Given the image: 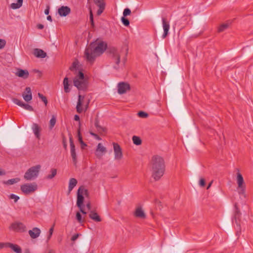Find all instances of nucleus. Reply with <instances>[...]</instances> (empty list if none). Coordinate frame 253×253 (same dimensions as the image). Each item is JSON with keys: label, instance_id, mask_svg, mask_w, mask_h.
I'll list each match as a JSON object with an SVG mask.
<instances>
[{"label": "nucleus", "instance_id": "nucleus-24", "mask_svg": "<svg viewBox=\"0 0 253 253\" xmlns=\"http://www.w3.org/2000/svg\"><path fill=\"white\" fill-rule=\"evenodd\" d=\"M135 215L136 217H140L141 218H145L146 217V215L142 210L141 208L138 207L137 208L135 211Z\"/></svg>", "mask_w": 253, "mask_h": 253}, {"label": "nucleus", "instance_id": "nucleus-30", "mask_svg": "<svg viewBox=\"0 0 253 253\" xmlns=\"http://www.w3.org/2000/svg\"><path fill=\"white\" fill-rule=\"evenodd\" d=\"M19 181L20 179L19 178H15L9 179L6 181H4L3 183L7 185H12L14 183H17Z\"/></svg>", "mask_w": 253, "mask_h": 253}, {"label": "nucleus", "instance_id": "nucleus-15", "mask_svg": "<svg viewBox=\"0 0 253 253\" xmlns=\"http://www.w3.org/2000/svg\"><path fill=\"white\" fill-rule=\"evenodd\" d=\"M25 92L27 94H25V92L23 93L22 94V96L25 101L29 102L32 99V94L31 88L30 87H26L25 88Z\"/></svg>", "mask_w": 253, "mask_h": 253}, {"label": "nucleus", "instance_id": "nucleus-45", "mask_svg": "<svg viewBox=\"0 0 253 253\" xmlns=\"http://www.w3.org/2000/svg\"><path fill=\"white\" fill-rule=\"evenodd\" d=\"M199 185L202 187H204L206 185V180L204 178H201L199 180Z\"/></svg>", "mask_w": 253, "mask_h": 253}, {"label": "nucleus", "instance_id": "nucleus-7", "mask_svg": "<svg viewBox=\"0 0 253 253\" xmlns=\"http://www.w3.org/2000/svg\"><path fill=\"white\" fill-rule=\"evenodd\" d=\"M38 189V185L35 183H26L23 184L20 187V189L25 194H29L34 192Z\"/></svg>", "mask_w": 253, "mask_h": 253}, {"label": "nucleus", "instance_id": "nucleus-64", "mask_svg": "<svg viewBox=\"0 0 253 253\" xmlns=\"http://www.w3.org/2000/svg\"><path fill=\"white\" fill-rule=\"evenodd\" d=\"M24 253H31L29 249H26L24 251Z\"/></svg>", "mask_w": 253, "mask_h": 253}, {"label": "nucleus", "instance_id": "nucleus-63", "mask_svg": "<svg viewBox=\"0 0 253 253\" xmlns=\"http://www.w3.org/2000/svg\"><path fill=\"white\" fill-rule=\"evenodd\" d=\"M47 20L51 22L52 21L51 16L50 15L47 16Z\"/></svg>", "mask_w": 253, "mask_h": 253}, {"label": "nucleus", "instance_id": "nucleus-55", "mask_svg": "<svg viewBox=\"0 0 253 253\" xmlns=\"http://www.w3.org/2000/svg\"><path fill=\"white\" fill-rule=\"evenodd\" d=\"M49 13V7L47 6V8L44 10V13L45 15H48Z\"/></svg>", "mask_w": 253, "mask_h": 253}, {"label": "nucleus", "instance_id": "nucleus-26", "mask_svg": "<svg viewBox=\"0 0 253 253\" xmlns=\"http://www.w3.org/2000/svg\"><path fill=\"white\" fill-rule=\"evenodd\" d=\"M237 180L238 187H242V186H245V185L244 184V181L243 177L242 174L239 172L237 173Z\"/></svg>", "mask_w": 253, "mask_h": 253}, {"label": "nucleus", "instance_id": "nucleus-27", "mask_svg": "<svg viewBox=\"0 0 253 253\" xmlns=\"http://www.w3.org/2000/svg\"><path fill=\"white\" fill-rule=\"evenodd\" d=\"M23 1V0H17V3H12L11 4V7L14 9L19 8L22 5Z\"/></svg>", "mask_w": 253, "mask_h": 253}, {"label": "nucleus", "instance_id": "nucleus-49", "mask_svg": "<svg viewBox=\"0 0 253 253\" xmlns=\"http://www.w3.org/2000/svg\"><path fill=\"white\" fill-rule=\"evenodd\" d=\"M77 63H76L75 62H74L72 64V65L70 67V70L71 71H73L74 69H76Z\"/></svg>", "mask_w": 253, "mask_h": 253}, {"label": "nucleus", "instance_id": "nucleus-14", "mask_svg": "<svg viewBox=\"0 0 253 253\" xmlns=\"http://www.w3.org/2000/svg\"><path fill=\"white\" fill-rule=\"evenodd\" d=\"M58 12L60 16L65 17L71 12V9L67 6H62L58 9Z\"/></svg>", "mask_w": 253, "mask_h": 253}, {"label": "nucleus", "instance_id": "nucleus-23", "mask_svg": "<svg viewBox=\"0 0 253 253\" xmlns=\"http://www.w3.org/2000/svg\"><path fill=\"white\" fill-rule=\"evenodd\" d=\"M78 181L76 179L71 178L69 180V187H68V194H70L73 188L76 186Z\"/></svg>", "mask_w": 253, "mask_h": 253}, {"label": "nucleus", "instance_id": "nucleus-31", "mask_svg": "<svg viewBox=\"0 0 253 253\" xmlns=\"http://www.w3.org/2000/svg\"><path fill=\"white\" fill-rule=\"evenodd\" d=\"M51 174L46 176V178L47 179H52L57 173V170L55 169H51L50 170Z\"/></svg>", "mask_w": 253, "mask_h": 253}, {"label": "nucleus", "instance_id": "nucleus-12", "mask_svg": "<svg viewBox=\"0 0 253 253\" xmlns=\"http://www.w3.org/2000/svg\"><path fill=\"white\" fill-rule=\"evenodd\" d=\"M118 92L120 94H123L130 89V85L128 83L122 82L118 84Z\"/></svg>", "mask_w": 253, "mask_h": 253}, {"label": "nucleus", "instance_id": "nucleus-41", "mask_svg": "<svg viewBox=\"0 0 253 253\" xmlns=\"http://www.w3.org/2000/svg\"><path fill=\"white\" fill-rule=\"evenodd\" d=\"M105 7H104V4H101L99 5V9L97 11V15L98 16L101 15L105 9Z\"/></svg>", "mask_w": 253, "mask_h": 253}, {"label": "nucleus", "instance_id": "nucleus-8", "mask_svg": "<svg viewBox=\"0 0 253 253\" xmlns=\"http://www.w3.org/2000/svg\"><path fill=\"white\" fill-rule=\"evenodd\" d=\"M69 142L70 145L71 156L74 165L76 166L78 162L77 156L76 151L75 145L74 144V141L71 135L69 137Z\"/></svg>", "mask_w": 253, "mask_h": 253}, {"label": "nucleus", "instance_id": "nucleus-20", "mask_svg": "<svg viewBox=\"0 0 253 253\" xmlns=\"http://www.w3.org/2000/svg\"><path fill=\"white\" fill-rule=\"evenodd\" d=\"M88 216L90 219L95 222H100L102 220L98 214L94 211H91Z\"/></svg>", "mask_w": 253, "mask_h": 253}, {"label": "nucleus", "instance_id": "nucleus-4", "mask_svg": "<svg viewBox=\"0 0 253 253\" xmlns=\"http://www.w3.org/2000/svg\"><path fill=\"white\" fill-rule=\"evenodd\" d=\"M84 195L85 196H88V190L85 189L84 186H81L77 191V206L80 209V211L83 214H86V212L85 211L84 209Z\"/></svg>", "mask_w": 253, "mask_h": 253}, {"label": "nucleus", "instance_id": "nucleus-60", "mask_svg": "<svg viewBox=\"0 0 253 253\" xmlns=\"http://www.w3.org/2000/svg\"><path fill=\"white\" fill-rule=\"evenodd\" d=\"M5 174V172L4 170H2L0 169V175H4Z\"/></svg>", "mask_w": 253, "mask_h": 253}, {"label": "nucleus", "instance_id": "nucleus-62", "mask_svg": "<svg viewBox=\"0 0 253 253\" xmlns=\"http://www.w3.org/2000/svg\"><path fill=\"white\" fill-rule=\"evenodd\" d=\"M86 206L87 207V208L88 209V210H90L91 209V204L90 203H88L86 205Z\"/></svg>", "mask_w": 253, "mask_h": 253}, {"label": "nucleus", "instance_id": "nucleus-32", "mask_svg": "<svg viewBox=\"0 0 253 253\" xmlns=\"http://www.w3.org/2000/svg\"><path fill=\"white\" fill-rule=\"evenodd\" d=\"M89 21L91 24V26L92 28H94L95 27V24L93 20V15L91 8H89Z\"/></svg>", "mask_w": 253, "mask_h": 253}, {"label": "nucleus", "instance_id": "nucleus-28", "mask_svg": "<svg viewBox=\"0 0 253 253\" xmlns=\"http://www.w3.org/2000/svg\"><path fill=\"white\" fill-rule=\"evenodd\" d=\"M230 24L228 23H223L220 25L218 29V32H222L226 30L229 26Z\"/></svg>", "mask_w": 253, "mask_h": 253}, {"label": "nucleus", "instance_id": "nucleus-2", "mask_svg": "<svg viewBox=\"0 0 253 253\" xmlns=\"http://www.w3.org/2000/svg\"><path fill=\"white\" fill-rule=\"evenodd\" d=\"M151 164L152 176L155 181L159 180L165 171L164 160L160 156L155 155L152 158Z\"/></svg>", "mask_w": 253, "mask_h": 253}, {"label": "nucleus", "instance_id": "nucleus-5", "mask_svg": "<svg viewBox=\"0 0 253 253\" xmlns=\"http://www.w3.org/2000/svg\"><path fill=\"white\" fill-rule=\"evenodd\" d=\"M41 166L37 165L29 168L25 173L24 177L27 180H31L36 179L39 175Z\"/></svg>", "mask_w": 253, "mask_h": 253}, {"label": "nucleus", "instance_id": "nucleus-18", "mask_svg": "<svg viewBox=\"0 0 253 253\" xmlns=\"http://www.w3.org/2000/svg\"><path fill=\"white\" fill-rule=\"evenodd\" d=\"M33 54L36 57L38 58H43L46 56V53L43 50L39 48L34 49Z\"/></svg>", "mask_w": 253, "mask_h": 253}, {"label": "nucleus", "instance_id": "nucleus-38", "mask_svg": "<svg viewBox=\"0 0 253 253\" xmlns=\"http://www.w3.org/2000/svg\"><path fill=\"white\" fill-rule=\"evenodd\" d=\"M239 190L238 193L240 195H243L244 197H246L245 194V190H246V186H242V187H238Z\"/></svg>", "mask_w": 253, "mask_h": 253}, {"label": "nucleus", "instance_id": "nucleus-11", "mask_svg": "<svg viewBox=\"0 0 253 253\" xmlns=\"http://www.w3.org/2000/svg\"><path fill=\"white\" fill-rule=\"evenodd\" d=\"M113 148L115 154V159L120 160L123 157V153L120 146L117 143H113Z\"/></svg>", "mask_w": 253, "mask_h": 253}, {"label": "nucleus", "instance_id": "nucleus-50", "mask_svg": "<svg viewBox=\"0 0 253 253\" xmlns=\"http://www.w3.org/2000/svg\"><path fill=\"white\" fill-rule=\"evenodd\" d=\"M9 244V242L7 243H0V249L3 248H8L7 244Z\"/></svg>", "mask_w": 253, "mask_h": 253}, {"label": "nucleus", "instance_id": "nucleus-43", "mask_svg": "<svg viewBox=\"0 0 253 253\" xmlns=\"http://www.w3.org/2000/svg\"><path fill=\"white\" fill-rule=\"evenodd\" d=\"M131 14V10L128 8H126L123 11V16L126 17Z\"/></svg>", "mask_w": 253, "mask_h": 253}, {"label": "nucleus", "instance_id": "nucleus-40", "mask_svg": "<svg viewBox=\"0 0 253 253\" xmlns=\"http://www.w3.org/2000/svg\"><path fill=\"white\" fill-rule=\"evenodd\" d=\"M97 151H99L102 153H104L106 151V148L105 147H104V146H103L101 143H99L97 145Z\"/></svg>", "mask_w": 253, "mask_h": 253}, {"label": "nucleus", "instance_id": "nucleus-57", "mask_svg": "<svg viewBox=\"0 0 253 253\" xmlns=\"http://www.w3.org/2000/svg\"><path fill=\"white\" fill-rule=\"evenodd\" d=\"M63 147L66 149L67 148V144H66V140H65V138H63Z\"/></svg>", "mask_w": 253, "mask_h": 253}, {"label": "nucleus", "instance_id": "nucleus-22", "mask_svg": "<svg viewBox=\"0 0 253 253\" xmlns=\"http://www.w3.org/2000/svg\"><path fill=\"white\" fill-rule=\"evenodd\" d=\"M8 248H10L13 252L16 253H22L21 247L16 244H14L11 243L7 244Z\"/></svg>", "mask_w": 253, "mask_h": 253}, {"label": "nucleus", "instance_id": "nucleus-39", "mask_svg": "<svg viewBox=\"0 0 253 253\" xmlns=\"http://www.w3.org/2000/svg\"><path fill=\"white\" fill-rule=\"evenodd\" d=\"M137 115L139 117L142 118H146L148 116V114L147 113L142 111L138 112L137 113Z\"/></svg>", "mask_w": 253, "mask_h": 253}, {"label": "nucleus", "instance_id": "nucleus-42", "mask_svg": "<svg viewBox=\"0 0 253 253\" xmlns=\"http://www.w3.org/2000/svg\"><path fill=\"white\" fill-rule=\"evenodd\" d=\"M94 3L99 7V5L104 4V7H105V3L103 0H93Z\"/></svg>", "mask_w": 253, "mask_h": 253}, {"label": "nucleus", "instance_id": "nucleus-10", "mask_svg": "<svg viewBox=\"0 0 253 253\" xmlns=\"http://www.w3.org/2000/svg\"><path fill=\"white\" fill-rule=\"evenodd\" d=\"M12 100L14 103L24 108L25 110L30 111H34V109L32 106L29 105L28 104L23 102L22 101L19 100L18 99L13 98H12Z\"/></svg>", "mask_w": 253, "mask_h": 253}, {"label": "nucleus", "instance_id": "nucleus-21", "mask_svg": "<svg viewBox=\"0 0 253 253\" xmlns=\"http://www.w3.org/2000/svg\"><path fill=\"white\" fill-rule=\"evenodd\" d=\"M79 98L77 102V105L76 107L77 111L79 113H81L83 112V108H82V103L84 98V96H82L81 95H79Z\"/></svg>", "mask_w": 253, "mask_h": 253}, {"label": "nucleus", "instance_id": "nucleus-17", "mask_svg": "<svg viewBox=\"0 0 253 253\" xmlns=\"http://www.w3.org/2000/svg\"><path fill=\"white\" fill-rule=\"evenodd\" d=\"M41 233V230L38 227H34L29 231V234L32 239L38 238Z\"/></svg>", "mask_w": 253, "mask_h": 253}, {"label": "nucleus", "instance_id": "nucleus-19", "mask_svg": "<svg viewBox=\"0 0 253 253\" xmlns=\"http://www.w3.org/2000/svg\"><path fill=\"white\" fill-rule=\"evenodd\" d=\"M32 128L36 138L40 139L41 135L40 132L41 131V127L37 124L34 123L32 125Z\"/></svg>", "mask_w": 253, "mask_h": 253}, {"label": "nucleus", "instance_id": "nucleus-1", "mask_svg": "<svg viewBox=\"0 0 253 253\" xmlns=\"http://www.w3.org/2000/svg\"><path fill=\"white\" fill-rule=\"evenodd\" d=\"M105 50L110 55L112 60L116 65L114 68H119L120 63V53L118 49L114 46H107V43L102 41H96L91 42L86 48L84 51V56L87 61L92 63L97 56L102 54Z\"/></svg>", "mask_w": 253, "mask_h": 253}, {"label": "nucleus", "instance_id": "nucleus-34", "mask_svg": "<svg viewBox=\"0 0 253 253\" xmlns=\"http://www.w3.org/2000/svg\"><path fill=\"white\" fill-rule=\"evenodd\" d=\"M76 218L77 221L80 223H82L84 222V219L82 218V215L80 212H77L76 213Z\"/></svg>", "mask_w": 253, "mask_h": 253}, {"label": "nucleus", "instance_id": "nucleus-48", "mask_svg": "<svg viewBox=\"0 0 253 253\" xmlns=\"http://www.w3.org/2000/svg\"><path fill=\"white\" fill-rule=\"evenodd\" d=\"M81 234H74L71 238V240L72 241H76L78 238V237H79V236H80Z\"/></svg>", "mask_w": 253, "mask_h": 253}, {"label": "nucleus", "instance_id": "nucleus-29", "mask_svg": "<svg viewBox=\"0 0 253 253\" xmlns=\"http://www.w3.org/2000/svg\"><path fill=\"white\" fill-rule=\"evenodd\" d=\"M133 143L136 145H140L142 143V140L138 136L134 135L132 138Z\"/></svg>", "mask_w": 253, "mask_h": 253}, {"label": "nucleus", "instance_id": "nucleus-54", "mask_svg": "<svg viewBox=\"0 0 253 253\" xmlns=\"http://www.w3.org/2000/svg\"><path fill=\"white\" fill-rule=\"evenodd\" d=\"M99 122L98 121V120H97V119L95 120V123H94V125H95V126L96 127V128H98L99 126Z\"/></svg>", "mask_w": 253, "mask_h": 253}, {"label": "nucleus", "instance_id": "nucleus-47", "mask_svg": "<svg viewBox=\"0 0 253 253\" xmlns=\"http://www.w3.org/2000/svg\"><path fill=\"white\" fill-rule=\"evenodd\" d=\"M97 129L99 133H102L103 132L106 131V128L102 127L100 126H99L98 128H97Z\"/></svg>", "mask_w": 253, "mask_h": 253}, {"label": "nucleus", "instance_id": "nucleus-52", "mask_svg": "<svg viewBox=\"0 0 253 253\" xmlns=\"http://www.w3.org/2000/svg\"><path fill=\"white\" fill-rule=\"evenodd\" d=\"M81 144V148L82 149H84V148L87 146V144L84 142L83 141H82L80 143Z\"/></svg>", "mask_w": 253, "mask_h": 253}, {"label": "nucleus", "instance_id": "nucleus-37", "mask_svg": "<svg viewBox=\"0 0 253 253\" xmlns=\"http://www.w3.org/2000/svg\"><path fill=\"white\" fill-rule=\"evenodd\" d=\"M39 97L44 102L45 106L47 104V99L46 97L41 93H38Z\"/></svg>", "mask_w": 253, "mask_h": 253}, {"label": "nucleus", "instance_id": "nucleus-6", "mask_svg": "<svg viewBox=\"0 0 253 253\" xmlns=\"http://www.w3.org/2000/svg\"><path fill=\"white\" fill-rule=\"evenodd\" d=\"M241 213L239 209L238 208L237 203L234 204V215L232 218V222L233 223H235L237 225V235H238L241 233V227H240V217Z\"/></svg>", "mask_w": 253, "mask_h": 253}, {"label": "nucleus", "instance_id": "nucleus-44", "mask_svg": "<svg viewBox=\"0 0 253 253\" xmlns=\"http://www.w3.org/2000/svg\"><path fill=\"white\" fill-rule=\"evenodd\" d=\"M6 45V41L0 39V49H3Z\"/></svg>", "mask_w": 253, "mask_h": 253}, {"label": "nucleus", "instance_id": "nucleus-16", "mask_svg": "<svg viewBox=\"0 0 253 253\" xmlns=\"http://www.w3.org/2000/svg\"><path fill=\"white\" fill-rule=\"evenodd\" d=\"M15 74L17 76L22 78L24 79H27L29 75L28 70L21 69H18Z\"/></svg>", "mask_w": 253, "mask_h": 253}, {"label": "nucleus", "instance_id": "nucleus-9", "mask_svg": "<svg viewBox=\"0 0 253 253\" xmlns=\"http://www.w3.org/2000/svg\"><path fill=\"white\" fill-rule=\"evenodd\" d=\"M9 229L18 232H24L26 230V227L23 223L16 221L11 224Z\"/></svg>", "mask_w": 253, "mask_h": 253}, {"label": "nucleus", "instance_id": "nucleus-53", "mask_svg": "<svg viewBox=\"0 0 253 253\" xmlns=\"http://www.w3.org/2000/svg\"><path fill=\"white\" fill-rule=\"evenodd\" d=\"M54 225L53 224L52 225V226L49 230L48 234H50V235H52V234L53 232V230H54Z\"/></svg>", "mask_w": 253, "mask_h": 253}, {"label": "nucleus", "instance_id": "nucleus-61", "mask_svg": "<svg viewBox=\"0 0 253 253\" xmlns=\"http://www.w3.org/2000/svg\"><path fill=\"white\" fill-rule=\"evenodd\" d=\"M126 55H127V53H126L125 57L124 58H123V62H124V64H125V63L126 61Z\"/></svg>", "mask_w": 253, "mask_h": 253}, {"label": "nucleus", "instance_id": "nucleus-59", "mask_svg": "<svg viewBox=\"0 0 253 253\" xmlns=\"http://www.w3.org/2000/svg\"><path fill=\"white\" fill-rule=\"evenodd\" d=\"M213 183V181H211L208 184L207 187V189H210V188L211 187V186L212 184Z\"/></svg>", "mask_w": 253, "mask_h": 253}, {"label": "nucleus", "instance_id": "nucleus-58", "mask_svg": "<svg viewBox=\"0 0 253 253\" xmlns=\"http://www.w3.org/2000/svg\"><path fill=\"white\" fill-rule=\"evenodd\" d=\"M74 120L76 121H80V117L78 115H75Z\"/></svg>", "mask_w": 253, "mask_h": 253}, {"label": "nucleus", "instance_id": "nucleus-51", "mask_svg": "<svg viewBox=\"0 0 253 253\" xmlns=\"http://www.w3.org/2000/svg\"><path fill=\"white\" fill-rule=\"evenodd\" d=\"M90 134L92 136H94L96 139L99 140H101V138L97 134L91 131L90 132Z\"/></svg>", "mask_w": 253, "mask_h": 253}, {"label": "nucleus", "instance_id": "nucleus-33", "mask_svg": "<svg viewBox=\"0 0 253 253\" xmlns=\"http://www.w3.org/2000/svg\"><path fill=\"white\" fill-rule=\"evenodd\" d=\"M56 122V117L54 116H52L51 119L49 121V128L52 129L55 126Z\"/></svg>", "mask_w": 253, "mask_h": 253}, {"label": "nucleus", "instance_id": "nucleus-13", "mask_svg": "<svg viewBox=\"0 0 253 253\" xmlns=\"http://www.w3.org/2000/svg\"><path fill=\"white\" fill-rule=\"evenodd\" d=\"M163 28L164 29V33L162 35V38L165 39L169 35V22L165 17L162 18Z\"/></svg>", "mask_w": 253, "mask_h": 253}, {"label": "nucleus", "instance_id": "nucleus-35", "mask_svg": "<svg viewBox=\"0 0 253 253\" xmlns=\"http://www.w3.org/2000/svg\"><path fill=\"white\" fill-rule=\"evenodd\" d=\"M81 124L79 123V126L77 130V137L78 138L79 142L80 143L83 140L82 136L81 133Z\"/></svg>", "mask_w": 253, "mask_h": 253}, {"label": "nucleus", "instance_id": "nucleus-46", "mask_svg": "<svg viewBox=\"0 0 253 253\" xmlns=\"http://www.w3.org/2000/svg\"><path fill=\"white\" fill-rule=\"evenodd\" d=\"M10 198L11 199H14L15 202H16L19 199V197L18 196L13 194H11L10 195Z\"/></svg>", "mask_w": 253, "mask_h": 253}, {"label": "nucleus", "instance_id": "nucleus-25", "mask_svg": "<svg viewBox=\"0 0 253 253\" xmlns=\"http://www.w3.org/2000/svg\"><path fill=\"white\" fill-rule=\"evenodd\" d=\"M63 84L64 85V91L66 93H68L70 91L71 89L69 88L70 84H69V81L68 77H66L63 82Z\"/></svg>", "mask_w": 253, "mask_h": 253}, {"label": "nucleus", "instance_id": "nucleus-3", "mask_svg": "<svg viewBox=\"0 0 253 253\" xmlns=\"http://www.w3.org/2000/svg\"><path fill=\"white\" fill-rule=\"evenodd\" d=\"M73 84L78 90L85 91L88 87V82L84 78V74L80 71L78 74L73 79Z\"/></svg>", "mask_w": 253, "mask_h": 253}, {"label": "nucleus", "instance_id": "nucleus-56", "mask_svg": "<svg viewBox=\"0 0 253 253\" xmlns=\"http://www.w3.org/2000/svg\"><path fill=\"white\" fill-rule=\"evenodd\" d=\"M37 28L39 29H42L43 28H44V26L42 24H38L37 25Z\"/></svg>", "mask_w": 253, "mask_h": 253}, {"label": "nucleus", "instance_id": "nucleus-36", "mask_svg": "<svg viewBox=\"0 0 253 253\" xmlns=\"http://www.w3.org/2000/svg\"><path fill=\"white\" fill-rule=\"evenodd\" d=\"M121 21L125 26H128L129 25V21L126 17H122Z\"/></svg>", "mask_w": 253, "mask_h": 253}]
</instances>
